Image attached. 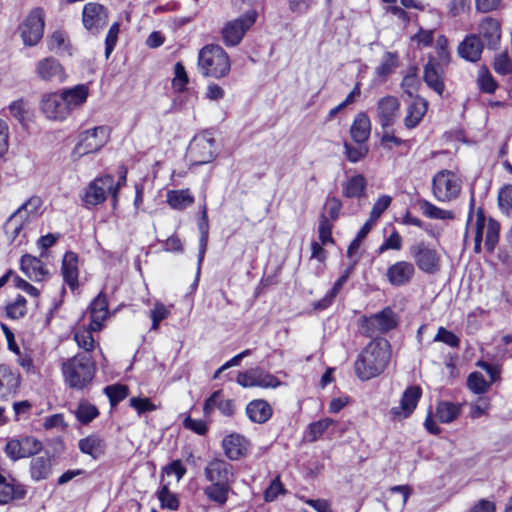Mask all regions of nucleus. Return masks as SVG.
Listing matches in <instances>:
<instances>
[{"label":"nucleus","instance_id":"4be33fe9","mask_svg":"<svg viewBox=\"0 0 512 512\" xmlns=\"http://www.w3.org/2000/svg\"><path fill=\"white\" fill-rule=\"evenodd\" d=\"M36 74L39 79L48 82L62 83L66 78L64 68L53 57L38 61L36 64Z\"/></svg>","mask_w":512,"mask_h":512},{"label":"nucleus","instance_id":"20e7f679","mask_svg":"<svg viewBox=\"0 0 512 512\" xmlns=\"http://www.w3.org/2000/svg\"><path fill=\"white\" fill-rule=\"evenodd\" d=\"M461 188V179L450 170H440L432 179V193L439 202H450L456 199L460 194Z\"/></svg>","mask_w":512,"mask_h":512},{"label":"nucleus","instance_id":"6e6552de","mask_svg":"<svg viewBox=\"0 0 512 512\" xmlns=\"http://www.w3.org/2000/svg\"><path fill=\"white\" fill-rule=\"evenodd\" d=\"M409 255L417 268L427 274H435L440 270V254L429 243L421 240L409 247Z\"/></svg>","mask_w":512,"mask_h":512},{"label":"nucleus","instance_id":"4c0bfd02","mask_svg":"<svg viewBox=\"0 0 512 512\" xmlns=\"http://www.w3.org/2000/svg\"><path fill=\"white\" fill-rule=\"evenodd\" d=\"M370 132L371 122L369 117L365 113L357 114L350 128L352 139L356 143L362 144L368 140Z\"/></svg>","mask_w":512,"mask_h":512},{"label":"nucleus","instance_id":"7ed1b4c3","mask_svg":"<svg viewBox=\"0 0 512 512\" xmlns=\"http://www.w3.org/2000/svg\"><path fill=\"white\" fill-rule=\"evenodd\" d=\"M230 59L219 45H206L198 54V68L204 77L216 79L227 76L230 72Z\"/></svg>","mask_w":512,"mask_h":512},{"label":"nucleus","instance_id":"de8ad7c7","mask_svg":"<svg viewBox=\"0 0 512 512\" xmlns=\"http://www.w3.org/2000/svg\"><path fill=\"white\" fill-rule=\"evenodd\" d=\"M157 495L162 509L175 511L179 508V499L175 493L169 490L168 486H162Z\"/></svg>","mask_w":512,"mask_h":512},{"label":"nucleus","instance_id":"9d476101","mask_svg":"<svg viewBox=\"0 0 512 512\" xmlns=\"http://www.w3.org/2000/svg\"><path fill=\"white\" fill-rule=\"evenodd\" d=\"M397 326L395 313L390 308H385L381 312L370 317H364L361 320L360 332L368 338H376L380 334H385Z\"/></svg>","mask_w":512,"mask_h":512},{"label":"nucleus","instance_id":"052dcab7","mask_svg":"<svg viewBox=\"0 0 512 512\" xmlns=\"http://www.w3.org/2000/svg\"><path fill=\"white\" fill-rule=\"evenodd\" d=\"M437 61L440 64L447 65L450 62V52L448 50V39L445 35H440L436 40Z\"/></svg>","mask_w":512,"mask_h":512},{"label":"nucleus","instance_id":"ea45409f","mask_svg":"<svg viewBox=\"0 0 512 512\" xmlns=\"http://www.w3.org/2000/svg\"><path fill=\"white\" fill-rule=\"evenodd\" d=\"M167 203L176 210H184L194 203L189 189L171 190L167 193Z\"/></svg>","mask_w":512,"mask_h":512},{"label":"nucleus","instance_id":"6ab92c4d","mask_svg":"<svg viewBox=\"0 0 512 512\" xmlns=\"http://www.w3.org/2000/svg\"><path fill=\"white\" fill-rule=\"evenodd\" d=\"M443 66L433 55H429L428 61L424 66L423 79L426 85L435 91L438 95H442L445 89L443 81Z\"/></svg>","mask_w":512,"mask_h":512},{"label":"nucleus","instance_id":"a211bd4d","mask_svg":"<svg viewBox=\"0 0 512 512\" xmlns=\"http://www.w3.org/2000/svg\"><path fill=\"white\" fill-rule=\"evenodd\" d=\"M501 23L492 17L483 18L478 24V37L484 41L487 48L497 50L501 42Z\"/></svg>","mask_w":512,"mask_h":512},{"label":"nucleus","instance_id":"2f4dec72","mask_svg":"<svg viewBox=\"0 0 512 512\" xmlns=\"http://www.w3.org/2000/svg\"><path fill=\"white\" fill-rule=\"evenodd\" d=\"M428 109V102L419 96L415 97L407 109L404 124L408 129L415 128L423 119Z\"/></svg>","mask_w":512,"mask_h":512},{"label":"nucleus","instance_id":"cd10ccee","mask_svg":"<svg viewBox=\"0 0 512 512\" xmlns=\"http://www.w3.org/2000/svg\"><path fill=\"white\" fill-rule=\"evenodd\" d=\"M249 442L240 434L232 433L222 440V448L225 455L230 460H238L243 457L248 450Z\"/></svg>","mask_w":512,"mask_h":512},{"label":"nucleus","instance_id":"49530a36","mask_svg":"<svg viewBox=\"0 0 512 512\" xmlns=\"http://www.w3.org/2000/svg\"><path fill=\"white\" fill-rule=\"evenodd\" d=\"M25 495V491L14 484L5 482L0 485V504H7L14 499H21Z\"/></svg>","mask_w":512,"mask_h":512},{"label":"nucleus","instance_id":"f03ea898","mask_svg":"<svg viewBox=\"0 0 512 512\" xmlns=\"http://www.w3.org/2000/svg\"><path fill=\"white\" fill-rule=\"evenodd\" d=\"M62 374L65 383L72 389L83 390L95 376V364L91 357L76 354L62 363Z\"/></svg>","mask_w":512,"mask_h":512},{"label":"nucleus","instance_id":"bf43d9fd","mask_svg":"<svg viewBox=\"0 0 512 512\" xmlns=\"http://www.w3.org/2000/svg\"><path fill=\"white\" fill-rule=\"evenodd\" d=\"M477 82L480 90L485 93H494L497 88V83L488 70L479 71Z\"/></svg>","mask_w":512,"mask_h":512},{"label":"nucleus","instance_id":"680f3d73","mask_svg":"<svg viewBox=\"0 0 512 512\" xmlns=\"http://www.w3.org/2000/svg\"><path fill=\"white\" fill-rule=\"evenodd\" d=\"M402 248V237L398 233V231L393 230L388 238L384 240V242L378 248V253L382 254L387 250H401Z\"/></svg>","mask_w":512,"mask_h":512},{"label":"nucleus","instance_id":"0e129e2a","mask_svg":"<svg viewBox=\"0 0 512 512\" xmlns=\"http://www.w3.org/2000/svg\"><path fill=\"white\" fill-rule=\"evenodd\" d=\"M319 238L322 244H327L328 242H333L332 239V225L329 222L328 217L325 214H322L319 219Z\"/></svg>","mask_w":512,"mask_h":512},{"label":"nucleus","instance_id":"37998d69","mask_svg":"<svg viewBox=\"0 0 512 512\" xmlns=\"http://www.w3.org/2000/svg\"><path fill=\"white\" fill-rule=\"evenodd\" d=\"M42 205L43 201L39 196H32L15 212H20V216L29 224L31 219L39 214Z\"/></svg>","mask_w":512,"mask_h":512},{"label":"nucleus","instance_id":"5fc2aeb1","mask_svg":"<svg viewBox=\"0 0 512 512\" xmlns=\"http://www.w3.org/2000/svg\"><path fill=\"white\" fill-rule=\"evenodd\" d=\"M493 68L500 75L512 73V61L507 52L499 53L494 58Z\"/></svg>","mask_w":512,"mask_h":512},{"label":"nucleus","instance_id":"c756f323","mask_svg":"<svg viewBox=\"0 0 512 512\" xmlns=\"http://www.w3.org/2000/svg\"><path fill=\"white\" fill-rule=\"evenodd\" d=\"M26 225L28 222L20 216V212H13L5 223V232L16 246L26 242V235L22 233Z\"/></svg>","mask_w":512,"mask_h":512},{"label":"nucleus","instance_id":"6e6d98bb","mask_svg":"<svg viewBox=\"0 0 512 512\" xmlns=\"http://www.w3.org/2000/svg\"><path fill=\"white\" fill-rule=\"evenodd\" d=\"M105 394L108 396L112 406L117 405L120 401L125 399L128 395V388L124 385H111L104 389Z\"/></svg>","mask_w":512,"mask_h":512},{"label":"nucleus","instance_id":"dca6fc26","mask_svg":"<svg viewBox=\"0 0 512 512\" xmlns=\"http://www.w3.org/2000/svg\"><path fill=\"white\" fill-rule=\"evenodd\" d=\"M205 479L209 484H228L235 482L233 466L223 459H212L204 468Z\"/></svg>","mask_w":512,"mask_h":512},{"label":"nucleus","instance_id":"a18cd8bd","mask_svg":"<svg viewBox=\"0 0 512 512\" xmlns=\"http://www.w3.org/2000/svg\"><path fill=\"white\" fill-rule=\"evenodd\" d=\"M336 422L332 418H324L313 422L308 427V436L310 442L317 441L331 426Z\"/></svg>","mask_w":512,"mask_h":512},{"label":"nucleus","instance_id":"09e8293b","mask_svg":"<svg viewBox=\"0 0 512 512\" xmlns=\"http://www.w3.org/2000/svg\"><path fill=\"white\" fill-rule=\"evenodd\" d=\"M92 332H95L91 329V324L89 328H80L74 334V339L79 348L83 349L86 352H90L94 348V338Z\"/></svg>","mask_w":512,"mask_h":512},{"label":"nucleus","instance_id":"a878e982","mask_svg":"<svg viewBox=\"0 0 512 512\" xmlns=\"http://www.w3.org/2000/svg\"><path fill=\"white\" fill-rule=\"evenodd\" d=\"M60 93L70 115L73 110L82 107L86 103L89 96V87L86 84H78L71 88L62 89Z\"/></svg>","mask_w":512,"mask_h":512},{"label":"nucleus","instance_id":"f3484780","mask_svg":"<svg viewBox=\"0 0 512 512\" xmlns=\"http://www.w3.org/2000/svg\"><path fill=\"white\" fill-rule=\"evenodd\" d=\"M216 409L225 417H233L236 412V404L234 400L225 398L222 390H217L204 402V417L210 418Z\"/></svg>","mask_w":512,"mask_h":512},{"label":"nucleus","instance_id":"9b49d317","mask_svg":"<svg viewBox=\"0 0 512 512\" xmlns=\"http://www.w3.org/2000/svg\"><path fill=\"white\" fill-rule=\"evenodd\" d=\"M43 448L42 442L33 436L22 435L9 439L5 446L6 455L13 461L38 454Z\"/></svg>","mask_w":512,"mask_h":512},{"label":"nucleus","instance_id":"c85d7f7f","mask_svg":"<svg viewBox=\"0 0 512 512\" xmlns=\"http://www.w3.org/2000/svg\"><path fill=\"white\" fill-rule=\"evenodd\" d=\"M484 49V43L480 40L478 35H467L458 46V54L461 58L476 62L481 58Z\"/></svg>","mask_w":512,"mask_h":512},{"label":"nucleus","instance_id":"79ce46f5","mask_svg":"<svg viewBox=\"0 0 512 512\" xmlns=\"http://www.w3.org/2000/svg\"><path fill=\"white\" fill-rule=\"evenodd\" d=\"M461 412V405L448 401L439 402L435 416L442 423L453 422Z\"/></svg>","mask_w":512,"mask_h":512},{"label":"nucleus","instance_id":"f257e3e1","mask_svg":"<svg viewBox=\"0 0 512 512\" xmlns=\"http://www.w3.org/2000/svg\"><path fill=\"white\" fill-rule=\"evenodd\" d=\"M391 358V346L382 337L373 338L358 354L354 371L361 381H368L381 375Z\"/></svg>","mask_w":512,"mask_h":512},{"label":"nucleus","instance_id":"58836bf2","mask_svg":"<svg viewBox=\"0 0 512 512\" xmlns=\"http://www.w3.org/2000/svg\"><path fill=\"white\" fill-rule=\"evenodd\" d=\"M417 205L422 214L429 219L452 220L455 217L453 211L439 208L426 199H419Z\"/></svg>","mask_w":512,"mask_h":512},{"label":"nucleus","instance_id":"8fccbe9b","mask_svg":"<svg viewBox=\"0 0 512 512\" xmlns=\"http://www.w3.org/2000/svg\"><path fill=\"white\" fill-rule=\"evenodd\" d=\"M467 386L475 394H484L489 390L490 383L480 372H472L467 378Z\"/></svg>","mask_w":512,"mask_h":512},{"label":"nucleus","instance_id":"69168bd1","mask_svg":"<svg viewBox=\"0 0 512 512\" xmlns=\"http://www.w3.org/2000/svg\"><path fill=\"white\" fill-rule=\"evenodd\" d=\"M285 493L284 486L280 480V477L277 476L275 479L272 480L270 485L267 487V489L264 492V499L267 502L274 501L279 494Z\"/></svg>","mask_w":512,"mask_h":512},{"label":"nucleus","instance_id":"b1692460","mask_svg":"<svg viewBox=\"0 0 512 512\" xmlns=\"http://www.w3.org/2000/svg\"><path fill=\"white\" fill-rule=\"evenodd\" d=\"M415 266L409 261H398L386 272L389 283L393 286H404L411 282L415 275Z\"/></svg>","mask_w":512,"mask_h":512},{"label":"nucleus","instance_id":"473e14b6","mask_svg":"<svg viewBox=\"0 0 512 512\" xmlns=\"http://www.w3.org/2000/svg\"><path fill=\"white\" fill-rule=\"evenodd\" d=\"M246 414L252 422L262 424L271 418L272 408L267 401L257 399L247 404Z\"/></svg>","mask_w":512,"mask_h":512},{"label":"nucleus","instance_id":"39448f33","mask_svg":"<svg viewBox=\"0 0 512 512\" xmlns=\"http://www.w3.org/2000/svg\"><path fill=\"white\" fill-rule=\"evenodd\" d=\"M500 224L490 218L486 222L485 215L482 210L476 214V222L474 224V251L481 252V243L483 234L485 233V248L492 253L499 241Z\"/></svg>","mask_w":512,"mask_h":512},{"label":"nucleus","instance_id":"412c9836","mask_svg":"<svg viewBox=\"0 0 512 512\" xmlns=\"http://www.w3.org/2000/svg\"><path fill=\"white\" fill-rule=\"evenodd\" d=\"M421 395L419 386L408 387L402 395L399 406L392 407L390 414L394 419L407 418L416 408Z\"/></svg>","mask_w":512,"mask_h":512},{"label":"nucleus","instance_id":"e2e57ef3","mask_svg":"<svg viewBox=\"0 0 512 512\" xmlns=\"http://www.w3.org/2000/svg\"><path fill=\"white\" fill-rule=\"evenodd\" d=\"M392 198L389 195H382L374 203L370 212L371 221H377L382 213L390 206Z\"/></svg>","mask_w":512,"mask_h":512},{"label":"nucleus","instance_id":"774afa93","mask_svg":"<svg viewBox=\"0 0 512 512\" xmlns=\"http://www.w3.org/2000/svg\"><path fill=\"white\" fill-rule=\"evenodd\" d=\"M170 314L169 309L163 305L162 303H156L153 310L151 311V319H152V330H157L159 327V323L166 319Z\"/></svg>","mask_w":512,"mask_h":512},{"label":"nucleus","instance_id":"c9c22d12","mask_svg":"<svg viewBox=\"0 0 512 512\" xmlns=\"http://www.w3.org/2000/svg\"><path fill=\"white\" fill-rule=\"evenodd\" d=\"M231 492L232 485L228 484H209L203 489L205 497L218 507H224L227 504Z\"/></svg>","mask_w":512,"mask_h":512},{"label":"nucleus","instance_id":"1a4fd4ad","mask_svg":"<svg viewBox=\"0 0 512 512\" xmlns=\"http://www.w3.org/2000/svg\"><path fill=\"white\" fill-rule=\"evenodd\" d=\"M187 155L194 165L210 163L217 155L212 134L204 131L194 136L189 144Z\"/></svg>","mask_w":512,"mask_h":512},{"label":"nucleus","instance_id":"e433bc0d","mask_svg":"<svg viewBox=\"0 0 512 512\" xmlns=\"http://www.w3.org/2000/svg\"><path fill=\"white\" fill-rule=\"evenodd\" d=\"M78 448L82 453L90 455L93 459H99L105 453L106 444L100 436L92 434L80 439Z\"/></svg>","mask_w":512,"mask_h":512},{"label":"nucleus","instance_id":"4d7b16f0","mask_svg":"<svg viewBox=\"0 0 512 512\" xmlns=\"http://www.w3.org/2000/svg\"><path fill=\"white\" fill-rule=\"evenodd\" d=\"M174 78L172 81L173 87L178 91L182 92L188 84V76L185 67L181 62H177L174 65Z\"/></svg>","mask_w":512,"mask_h":512},{"label":"nucleus","instance_id":"2eb2a0df","mask_svg":"<svg viewBox=\"0 0 512 512\" xmlns=\"http://www.w3.org/2000/svg\"><path fill=\"white\" fill-rule=\"evenodd\" d=\"M236 381L244 388H276L281 384L277 377L260 367L239 372Z\"/></svg>","mask_w":512,"mask_h":512},{"label":"nucleus","instance_id":"f8f14e48","mask_svg":"<svg viewBox=\"0 0 512 512\" xmlns=\"http://www.w3.org/2000/svg\"><path fill=\"white\" fill-rule=\"evenodd\" d=\"M114 177L104 175L94 179L85 189L82 200L86 207L96 206L103 203L108 195L113 197Z\"/></svg>","mask_w":512,"mask_h":512},{"label":"nucleus","instance_id":"3c124183","mask_svg":"<svg viewBox=\"0 0 512 512\" xmlns=\"http://www.w3.org/2000/svg\"><path fill=\"white\" fill-rule=\"evenodd\" d=\"M26 304H27V301H26L25 297L22 295H18L13 302L7 304V306H6L7 316L11 319L22 318L27 312Z\"/></svg>","mask_w":512,"mask_h":512},{"label":"nucleus","instance_id":"ddd939ff","mask_svg":"<svg viewBox=\"0 0 512 512\" xmlns=\"http://www.w3.org/2000/svg\"><path fill=\"white\" fill-rule=\"evenodd\" d=\"M109 20L108 9L99 3L88 2L82 10V23L84 28L91 34H98L103 30Z\"/></svg>","mask_w":512,"mask_h":512},{"label":"nucleus","instance_id":"c03bdc74","mask_svg":"<svg viewBox=\"0 0 512 512\" xmlns=\"http://www.w3.org/2000/svg\"><path fill=\"white\" fill-rule=\"evenodd\" d=\"M98 415L99 411L97 407L87 401L80 402L75 410L77 420L84 425L89 424Z\"/></svg>","mask_w":512,"mask_h":512},{"label":"nucleus","instance_id":"f704fd0d","mask_svg":"<svg viewBox=\"0 0 512 512\" xmlns=\"http://www.w3.org/2000/svg\"><path fill=\"white\" fill-rule=\"evenodd\" d=\"M53 459L50 455L32 458L30 461V475L32 480L41 481L49 478L52 473Z\"/></svg>","mask_w":512,"mask_h":512},{"label":"nucleus","instance_id":"0eeeda50","mask_svg":"<svg viewBox=\"0 0 512 512\" xmlns=\"http://www.w3.org/2000/svg\"><path fill=\"white\" fill-rule=\"evenodd\" d=\"M257 17V11L252 9L238 18L226 22L221 29L224 44L228 47L237 46L246 32L254 25Z\"/></svg>","mask_w":512,"mask_h":512},{"label":"nucleus","instance_id":"423d86ee","mask_svg":"<svg viewBox=\"0 0 512 512\" xmlns=\"http://www.w3.org/2000/svg\"><path fill=\"white\" fill-rule=\"evenodd\" d=\"M109 139V129L98 126L79 134L78 142L72 151V157L79 159L87 154L98 152Z\"/></svg>","mask_w":512,"mask_h":512},{"label":"nucleus","instance_id":"bb28decb","mask_svg":"<svg viewBox=\"0 0 512 512\" xmlns=\"http://www.w3.org/2000/svg\"><path fill=\"white\" fill-rule=\"evenodd\" d=\"M20 268L29 279L36 282L45 280L49 275L46 265L39 258L30 254L21 257Z\"/></svg>","mask_w":512,"mask_h":512},{"label":"nucleus","instance_id":"5701e85b","mask_svg":"<svg viewBox=\"0 0 512 512\" xmlns=\"http://www.w3.org/2000/svg\"><path fill=\"white\" fill-rule=\"evenodd\" d=\"M40 107L46 117L52 120H64L69 116L61 93L43 95Z\"/></svg>","mask_w":512,"mask_h":512},{"label":"nucleus","instance_id":"603ef678","mask_svg":"<svg viewBox=\"0 0 512 512\" xmlns=\"http://www.w3.org/2000/svg\"><path fill=\"white\" fill-rule=\"evenodd\" d=\"M398 65L397 55L391 52H386L381 60V63L376 68V73L380 77L389 75Z\"/></svg>","mask_w":512,"mask_h":512},{"label":"nucleus","instance_id":"338daca9","mask_svg":"<svg viewBox=\"0 0 512 512\" xmlns=\"http://www.w3.org/2000/svg\"><path fill=\"white\" fill-rule=\"evenodd\" d=\"M434 341L443 342L453 348H457L460 343L459 338L453 332L445 329L444 327H440L438 329V332L434 337Z\"/></svg>","mask_w":512,"mask_h":512},{"label":"nucleus","instance_id":"13d9d810","mask_svg":"<svg viewBox=\"0 0 512 512\" xmlns=\"http://www.w3.org/2000/svg\"><path fill=\"white\" fill-rule=\"evenodd\" d=\"M120 32V24L118 22L113 23L106 35L105 39V57L108 59L113 52L117 40H118V34Z\"/></svg>","mask_w":512,"mask_h":512},{"label":"nucleus","instance_id":"a19ab883","mask_svg":"<svg viewBox=\"0 0 512 512\" xmlns=\"http://www.w3.org/2000/svg\"><path fill=\"white\" fill-rule=\"evenodd\" d=\"M366 185L367 182L363 175H355L343 185V195L347 198H360L365 193Z\"/></svg>","mask_w":512,"mask_h":512},{"label":"nucleus","instance_id":"aec40b11","mask_svg":"<svg viewBox=\"0 0 512 512\" xmlns=\"http://www.w3.org/2000/svg\"><path fill=\"white\" fill-rule=\"evenodd\" d=\"M400 102L394 96H385L377 103V119L383 129L393 126L399 114Z\"/></svg>","mask_w":512,"mask_h":512},{"label":"nucleus","instance_id":"4468645a","mask_svg":"<svg viewBox=\"0 0 512 512\" xmlns=\"http://www.w3.org/2000/svg\"><path fill=\"white\" fill-rule=\"evenodd\" d=\"M20 33L25 45H36L44 32V12L41 8L33 9L20 26Z\"/></svg>","mask_w":512,"mask_h":512},{"label":"nucleus","instance_id":"393cba45","mask_svg":"<svg viewBox=\"0 0 512 512\" xmlns=\"http://www.w3.org/2000/svg\"><path fill=\"white\" fill-rule=\"evenodd\" d=\"M21 377L18 371L5 364L0 365V400H6L16 394Z\"/></svg>","mask_w":512,"mask_h":512},{"label":"nucleus","instance_id":"864d4df0","mask_svg":"<svg viewBox=\"0 0 512 512\" xmlns=\"http://www.w3.org/2000/svg\"><path fill=\"white\" fill-rule=\"evenodd\" d=\"M498 205L507 216H512V185H505L498 193Z\"/></svg>","mask_w":512,"mask_h":512},{"label":"nucleus","instance_id":"7c9ffc66","mask_svg":"<svg viewBox=\"0 0 512 512\" xmlns=\"http://www.w3.org/2000/svg\"><path fill=\"white\" fill-rule=\"evenodd\" d=\"M78 256L76 253L68 251L65 253L62 261V275L64 282L72 289L78 287Z\"/></svg>","mask_w":512,"mask_h":512},{"label":"nucleus","instance_id":"72a5a7b5","mask_svg":"<svg viewBox=\"0 0 512 512\" xmlns=\"http://www.w3.org/2000/svg\"><path fill=\"white\" fill-rule=\"evenodd\" d=\"M108 315V302L106 296L99 294L90 305L91 329L99 331L102 328V322Z\"/></svg>","mask_w":512,"mask_h":512}]
</instances>
